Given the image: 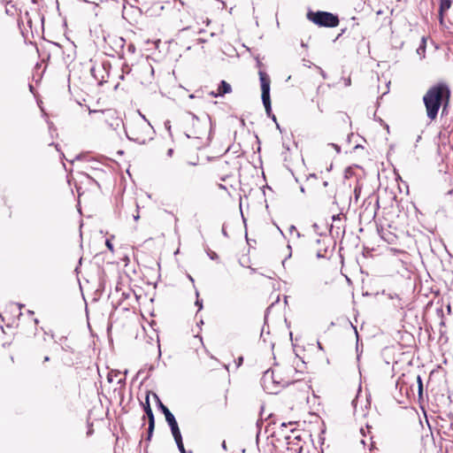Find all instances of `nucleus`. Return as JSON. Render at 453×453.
<instances>
[{"label":"nucleus","mask_w":453,"mask_h":453,"mask_svg":"<svg viewBox=\"0 0 453 453\" xmlns=\"http://www.w3.org/2000/svg\"><path fill=\"white\" fill-rule=\"evenodd\" d=\"M142 404L143 407V411H144L146 416L148 417V431H147L146 441H150L152 438L153 432L155 429V418H154L152 409L150 407V397L148 395H146L145 403H142Z\"/></svg>","instance_id":"5"},{"label":"nucleus","mask_w":453,"mask_h":453,"mask_svg":"<svg viewBox=\"0 0 453 453\" xmlns=\"http://www.w3.org/2000/svg\"><path fill=\"white\" fill-rule=\"evenodd\" d=\"M360 147H361L360 145H356V146H355V149H358V148H360Z\"/></svg>","instance_id":"54"},{"label":"nucleus","mask_w":453,"mask_h":453,"mask_svg":"<svg viewBox=\"0 0 453 453\" xmlns=\"http://www.w3.org/2000/svg\"><path fill=\"white\" fill-rule=\"evenodd\" d=\"M270 118L276 123L277 128L280 129V125L277 123L276 117H275V115L273 112H272V115H271Z\"/></svg>","instance_id":"24"},{"label":"nucleus","mask_w":453,"mask_h":453,"mask_svg":"<svg viewBox=\"0 0 453 453\" xmlns=\"http://www.w3.org/2000/svg\"><path fill=\"white\" fill-rule=\"evenodd\" d=\"M242 362H243V357H240L238 358V364H237V365H238V366H239V365H241L242 364Z\"/></svg>","instance_id":"33"},{"label":"nucleus","mask_w":453,"mask_h":453,"mask_svg":"<svg viewBox=\"0 0 453 453\" xmlns=\"http://www.w3.org/2000/svg\"><path fill=\"white\" fill-rule=\"evenodd\" d=\"M258 74H259V81H260V85H261L262 102L265 106L266 115L268 117H271V115H272V104H271V96H270L271 80H270L269 75L264 71H259Z\"/></svg>","instance_id":"3"},{"label":"nucleus","mask_w":453,"mask_h":453,"mask_svg":"<svg viewBox=\"0 0 453 453\" xmlns=\"http://www.w3.org/2000/svg\"><path fill=\"white\" fill-rule=\"evenodd\" d=\"M316 243L318 245H320L321 243L325 244V240L324 239H317Z\"/></svg>","instance_id":"28"},{"label":"nucleus","mask_w":453,"mask_h":453,"mask_svg":"<svg viewBox=\"0 0 453 453\" xmlns=\"http://www.w3.org/2000/svg\"><path fill=\"white\" fill-rule=\"evenodd\" d=\"M173 149H169V150H167V156H168V157H172V156H173Z\"/></svg>","instance_id":"31"},{"label":"nucleus","mask_w":453,"mask_h":453,"mask_svg":"<svg viewBox=\"0 0 453 453\" xmlns=\"http://www.w3.org/2000/svg\"><path fill=\"white\" fill-rule=\"evenodd\" d=\"M163 414L165 415V419L173 417L174 415L170 411L169 409L167 411H164Z\"/></svg>","instance_id":"19"},{"label":"nucleus","mask_w":453,"mask_h":453,"mask_svg":"<svg viewBox=\"0 0 453 453\" xmlns=\"http://www.w3.org/2000/svg\"><path fill=\"white\" fill-rule=\"evenodd\" d=\"M281 426H282V427H286V426H287V424H286V423H282V424H281Z\"/></svg>","instance_id":"49"},{"label":"nucleus","mask_w":453,"mask_h":453,"mask_svg":"<svg viewBox=\"0 0 453 453\" xmlns=\"http://www.w3.org/2000/svg\"><path fill=\"white\" fill-rule=\"evenodd\" d=\"M326 251H327V247L326 246H325L323 249H320V248L318 249L317 254H316L317 257L318 258H324V257H326Z\"/></svg>","instance_id":"11"},{"label":"nucleus","mask_w":453,"mask_h":453,"mask_svg":"<svg viewBox=\"0 0 453 453\" xmlns=\"http://www.w3.org/2000/svg\"><path fill=\"white\" fill-rule=\"evenodd\" d=\"M301 192H304V188L303 187H301Z\"/></svg>","instance_id":"55"},{"label":"nucleus","mask_w":453,"mask_h":453,"mask_svg":"<svg viewBox=\"0 0 453 453\" xmlns=\"http://www.w3.org/2000/svg\"><path fill=\"white\" fill-rule=\"evenodd\" d=\"M105 245L111 251H113V245L110 240L105 241Z\"/></svg>","instance_id":"21"},{"label":"nucleus","mask_w":453,"mask_h":453,"mask_svg":"<svg viewBox=\"0 0 453 453\" xmlns=\"http://www.w3.org/2000/svg\"><path fill=\"white\" fill-rule=\"evenodd\" d=\"M165 127L168 131L169 134L172 135V134H171V124H170L169 120H166L165 122Z\"/></svg>","instance_id":"20"},{"label":"nucleus","mask_w":453,"mask_h":453,"mask_svg":"<svg viewBox=\"0 0 453 453\" xmlns=\"http://www.w3.org/2000/svg\"><path fill=\"white\" fill-rule=\"evenodd\" d=\"M318 346H319V348L320 349H322V346H321L320 342H318Z\"/></svg>","instance_id":"48"},{"label":"nucleus","mask_w":453,"mask_h":453,"mask_svg":"<svg viewBox=\"0 0 453 453\" xmlns=\"http://www.w3.org/2000/svg\"><path fill=\"white\" fill-rule=\"evenodd\" d=\"M107 113L112 115L113 113L111 111H107Z\"/></svg>","instance_id":"53"},{"label":"nucleus","mask_w":453,"mask_h":453,"mask_svg":"<svg viewBox=\"0 0 453 453\" xmlns=\"http://www.w3.org/2000/svg\"><path fill=\"white\" fill-rule=\"evenodd\" d=\"M210 95H211V96H213V97H218V96H219L217 95V92H215V91H211V92L210 93Z\"/></svg>","instance_id":"35"},{"label":"nucleus","mask_w":453,"mask_h":453,"mask_svg":"<svg viewBox=\"0 0 453 453\" xmlns=\"http://www.w3.org/2000/svg\"><path fill=\"white\" fill-rule=\"evenodd\" d=\"M89 179H90L92 181H94V182L96 184V186H97L98 188H100V185H99V183H98L96 180H95L94 179H92V178H90V177H89Z\"/></svg>","instance_id":"39"},{"label":"nucleus","mask_w":453,"mask_h":453,"mask_svg":"<svg viewBox=\"0 0 453 453\" xmlns=\"http://www.w3.org/2000/svg\"><path fill=\"white\" fill-rule=\"evenodd\" d=\"M154 397L157 399V407L158 409L161 411V412L163 413L164 411H167L168 407H166L162 402L161 400L159 399V397L157 396V395L154 394Z\"/></svg>","instance_id":"10"},{"label":"nucleus","mask_w":453,"mask_h":453,"mask_svg":"<svg viewBox=\"0 0 453 453\" xmlns=\"http://www.w3.org/2000/svg\"><path fill=\"white\" fill-rule=\"evenodd\" d=\"M231 91V85L226 81H221L218 86L217 95L223 96L224 95L230 93Z\"/></svg>","instance_id":"6"},{"label":"nucleus","mask_w":453,"mask_h":453,"mask_svg":"<svg viewBox=\"0 0 453 453\" xmlns=\"http://www.w3.org/2000/svg\"><path fill=\"white\" fill-rule=\"evenodd\" d=\"M337 219H340V215H334L333 216V220H337Z\"/></svg>","instance_id":"37"},{"label":"nucleus","mask_w":453,"mask_h":453,"mask_svg":"<svg viewBox=\"0 0 453 453\" xmlns=\"http://www.w3.org/2000/svg\"><path fill=\"white\" fill-rule=\"evenodd\" d=\"M221 233H222V234H223L225 237H228L227 232H226V228H225V226H224V225H223V226H222Z\"/></svg>","instance_id":"26"},{"label":"nucleus","mask_w":453,"mask_h":453,"mask_svg":"<svg viewBox=\"0 0 453 453\" xmlns=\"http://www.w3.org/2000/svg\"><path fill=\"white\" fill-rule=\"evenodd\" d=\"M48 361H50V357H48V356L44 357V362H48Z\"/></svg>","instance_id":"42"},{"label":"nucleus","mask_w":453,"mask_h":453,"mask_svg":"<svg viewBox=\"0 0 453 453\" xmlns=\"http://www.w3.org/2000/svg\"><path fill=\"white\" fill-rule=\"evenodd\" d=\"M310 177L316 178V175L314 173H312V174H310Z\"/></svg>","instance_id":"46"},{"label":"nucleus","mask_w":453,"mask_h":453,"mask_svg":"<svg viewBox=\"0 0 453 453\" xmlns=\"http://www.w3.org/2000/svg\"><path fill=\"white\" fill-rule=\"evenodd\" d=\"M307 19L318 25L319 27H335L339 25V18L337 15L323 11L307 12Z\"/></svg>","instance_id":"2"},{"label":"nucleus","mask_w":453,"mask_h":453,"mask_svg":"<svg viewBox=\"0 0 453 453\" xmlns=\"http://www.w3.org/2000/svg\"><path fill=\"white\" fill-rule=\"evenodd\" d=\"M187 164L188 165H198V161H188Z\"/></svg>","instance_id":"27"},{"label":"nucleus","mask_w":453,"mask_h":453,"mask_svg":"<svg viewBox=\"0 0 453 453\" xmlns=\"http://www.w3.org/2000/svg\"><path fill=\"white\" fill-rule=\"evenodd\" d=\"M210 22H211V21H210V19H207V20H206V25H209V24H210Z\"/></svg>","instance_id":"52"},{"label":"nucleus","mask_w":453,"mask_h":453,"mask_svg":"<svg viewBox=\"0 0 453 453\" xmlns=\"http://www.w3.org/2000/svg\"><path fill=\"white\" fill-rule=\"evenodd\" d=\"M92 434V430H88V435L91 434Z\"/></svg>","instance_id":"51"},{"label":"nucleus","mask_w":453,"mask_h":453,"mask_svg":"<svg viewBox=\"0 0 453 453\" xmlns=\"http://www.w3.org/2000/svg\"><path fill=\"white\" fill-rule=\"evenodd\" d=\"M206 119L210 121V125H211V131L212 130V123H211V119L210 117V115L206 114Z\"/></svg>","instance_id":"30"},{"label":"nucleus","mask_w":453,"mask_h":453,"mask_svg":"<svg viewBox=\"0 0 453 453\" xmlns=\"http://www.w3.org/2000/svg\"><path fill=\"white\" fill-rule=\"evenodd\" d=\"M121 123H122V120H121L120 119H119V118H116V119H114V122H111V123L110 124V127H111L112 129L116 130V129H118V128L119 127V126H120V124H121Z\"/></svg>","instance_id":"14"},{"label":"nucleus","mask_w":453,"mask_h":453,"mask_svg":"<svg viewBox=\"0 0 453 453\" xmlns=\"http://www.w3.org/2000/svg\"><path fill=\"white\" fill-rule=\"evenodd\" d=\"M319 70H320V73H321L322 77L324 79H326V74L325 73V72L321 68H319Z\"/></svg>","instance_id":"34"},{"label":"nucleus","mask_w":453,"mask_h":453,"mask_svg":"<svg viewBox=\"0 0 453 453\" xmlns=\"http://www.w3.org/2000/svg\"><path fill=\"white\" fill-rule=\"evenodd\" d=\"M425 50H426V39H425V37H423L421 44L417 49V53L420 55V54L425 53Z\"/></svg>","instance_id":"13"},{"label":"nucleus","mask_w":453,"mask_h":453,"mask_svg":"<svg viewBox=\"0 0 453 453\" xmlns=\"http://www.w3.org/2000/svg\"><path fill=\"white\" fill-rule=\"evenodd\" d=\"M207 255L209 256V257L211 259V260H216L219 258V256L218 254L215 252V251H212L211 250H207Z\"/></svg>","instance_id":"16"},{"label":"nucleus","mask_w":453,"mask_h":453,"mask_svg":"<svg viewBox=\"0 0 453 453\" xmlns=\"http://www.w3.org/2000/svg\"><path fill=\"white\" fill-rule=\"evenodd\" d=\"M177 448L180 453H192V451H187L184 448L182 440L175 441Z\"/></svg>","instance_id":"12"},{"label":"nucleus","mask_w":453,"mask_h":453,"mask_svg":"<svg viewBox=\"0 0 453 453\" xmlns=\"http://www.w3.org/2000/svg\"><path fill=\"white\" fill-rule=\"evenodd\" d=\"M222 448H223L224 449H226V441H225L222 442Z\"/></svg>","instance_id":"40"},{"label":"nucleus","mask_w":453,"mask_h":453,"mask_svg":"<svg viewBox=\"0 0 453 453\" xmlns=\"http://www.w3.org/2000/svg\"><path fill=\"white\" fill-rule=\"evenodd\" d=\"M134 220H137L139 219V215L137 214V215L134 216Z\"/></svg>","instance_id":"44"},{"label":"nucleus","mask_w":453,"mask_h":453,"mask_svg":"<svg viewBox=\"0 0 453 453\" xmlns=\"http://www.w3.org/2000/svg\"><path fill=\"white\" fill-rule=\"evenodd\" d=\"M50 145H54V143H51ZM55 147L58 150V144H55Z\"/></svg>","instance_id":"50"},{"label":"nucleus","mask_w":453,"mask_h":453,"mask_svg":"<svg viewBox=\"0 0 453 453\" xmlns=\"http://www.w3.org/2000/svg\"><path fill=\"white\" fill-rule=\"evenodd\" d=\"M294 231H295V232H296V234H297V236L299 237V236H300V234L297 232L296 227L295 226H293V225H292V226H290V227H289V232H290V233H292V232H294Z\"/></svg>","instance_id":"23"},{"label":"nucleus","mask_w":453,"mask_h":453,"mask_svg":"<svg viewBox=\"0 0 453 453\" xmlns=\"http://www.w3.org/2000/svg\"><path fill=\"white\" fill-rule=\"evenodd\" d=\"M170 429L175 441L182 440L179 425L170 426Z\"/></svg>","instance_id":"8"},{"label":"nucleus","mask_w":453,"mask_h":453,"mask_svg":"<svg viewBox=\"0 0 453 453\" xmlns=\"http://www.w3.org/2000/svg\"><path fill=\"white\" fill-rule=\"evenodd\" d=\"M200 119L193 112L188 111L186 114V121L190 122L195 127L199 122Z\"/></svg>","instance_id":"9"},{"label":"nucleus","mask_w":453,"mask_h":453,"mask_svg":"<svg viewBox=\"0 0 453 453\" xmlns=\"http://www.w3.org/2000/svg\"><path fill=\"white\" fill-rule=\"evenodd\" d=\"M323 185H324V187H326L328 185V182L327 181H324Z\"/></svg>","instance_id":"45"},{"label":"nucleus","mask_w":453,"mask_h":453,"mask_svg":"<svg viewBox=\"0 0 453 453\" xmlns=\"http://www.w3.org/2000/svg\"><path fill=\"white\" fill-rule=\"evenodd\" d=\"M288 373H294L296 375H298L296 378H294L293 380H290L288 378L286 379H280V380H276L273 376V371L267 370L264 372L262 380L264 384H266L269 380H272L273 384H279L282 385V387H288L291 384H294L295 382L300 381L302 380L301 378V372H299L296 368L289 366L288 368Z\"/></svg>","instance_id":"4"},{"label":"nucleus","mask_w":453,"mask_h":453,"mask_svg":"<svg viewBox=\"0 0 453 453\" xmlns=\"http://www.w3.org/2000/svg\"><path fill=\"white\" fill-rule=\"evenodd\" d=\"M128 50L134 52V50H135L134 45H133V44L128 45Z\"/></svg>","instance_id":"29"},{"label":"nucleus","mask_w":453,"mask_h":453,"mask_svg":"<svg viewBox=\"0 0 453 453\" xmlns=\"http://www.w3.org/2000/svg\"><path fill=\"white\" fill-rule=\"evenodd\" d=\"M262 425H263V420H257V423H256V426L257 428V441L258 440V436H259V434H260V430H261Z\"/></svg>","instance_id":"18"},{"label":"nucleus","mask_w":453,"mask_h":453,"mask_svg":"<svg viewBox=\"0 0 453 453\" xmlns=\"http://www.w3.org/2000/svg\"><path fill=\"white\" fill-rule=\"evenodd\" d=\"M313 226L315 229H317V228H318V225H317L316 223H315V224H313V226Z\"/></svg>","instance_id":"47"},{"label":"nucleus","mask_w":453,"mask_h":453,"mask_svg":"<svg viewBox=\"0 0 453 453\" xmlns=\"http://www.w3.org/2000/svg\"><path fill=\"white\" fill-rule=\"evenodd\" d=\"M417 382H418V395H419V397H421L422 393H423V383H422L421 377L419 375H418V377H417Z\"/></svg>","instance_id":"15"},{"label":"nucleus","mask_w":453,"mask_h":453,"mask_svg":"<svg viewBox=\"0 0 453 453\" xmlns=\"http://www.w3.org/2000/svg\"><path fill=\"white\" fill-rule=\"evenodd\" d=\"M196 305L198 306V309L201 310L203 308V302L201 300L196 301Z\"/></svg>","instance_id":"25"},{"label":"nucleus","mask_w":453,"mask_h":453,"mask_svg":"<svg viewBox=\"0 0 453 453\" xmlns=\"http://www.w3.org/2000/svg\"><path fill=\"white\" fill-rule=\"evenodd\" d=\"M198 42H199V43H204V42H206L207 41H206L205 39L199 38V39H198Z\"/></svg>","instance_id":"36"},{"label":"nucleus","mask_w":453,"mask_h":453,"mask_svg":"<svg viewBox=\"0 0 453 453\" xmlns=\"http://www.w3.org/2000/svg\"><path fill=\"white\" fill-rule=\"evenodd\" d=\"M62 349H63L64 350H69V349H70V347H69V346H65V347H64V346H63V347H62Z\"/></svg>","instance_id":"41"},{"label":"nucleus","mask_w":453,"mask_h":453,"mask_svg":"<svg viewBox=\"0 0 453 453\" xmlns=\"http://www.w3.org/2000/svg\"><path fill=\"white\" fill-rule=\"evenodd\" d=\"M450 98L449 87L444 82H439L428 88L423 96L428 119L434 120L437 118L441 105L444 109L448 106Z\"/></svg>","instance_id":"1"},{"label":"nucleus","mask_w":453,"mask_h":453,"mask_svg":"<svg viewBox=\"0 0 453 453\" xmlns=\"http://www.w3.org/2000/svg\"><path fill=\"white\" fill-rule=\"evenodd\" d=\"M81 157V155H78V156L75 157V160H80Z\"/></svg>","instance_id":"43"},{"label":"nucleus","mask_w":453,"mask_h":453,"mask_svg":"<svg viewBox=\"0 0 453 453\" xmlns=\"http://www.w3.org/2000/svg\"><path fill=\"white\" fill-rule=\"evenodd\" d=\"M451 0H440L439 15L442 21L444 13L451 7Z\"/></svg>","instance_id":"7"},{"label":"nucleus","mask_w":453,"mask_h":453,"mask_svg":"<svg viewBox=\"0 0 453 453\" xmlns=\"http://www.w3.org/2000/svg\"><path fill=\"white\" fill-rule=\"evenodd\" d=\"M346 29H342L341 34L336 37L338 39L341 35H342L345 33Z\"/></svg>","instance_id":"38"},{"label":"nucleus","mask_w":453,"mask_h":453,"mask_svg":"<svg viewBox=\"0 0 453 453\" xmlns=\"http://www.w3.org/2000/svg\"><path fill=\"white\" fill-rule=\"evenodd\" d=\"M328 145L332 146L334 148V150H336L337 153L341 152V147L338 144L329 143Z\"/></svg>","instance_id":"22"},{"label":"nucleus","mask_w":453,"mask_h":453,"mask_svg":"<svg viewBox=\"0 0 453 453\" xmlns=\"http://www.w3.org/2000/svg\"><path fill=\"white\" fill-rule=\"evenodd\" d=\"M188 278L190 279V280L194 281V280L191 276H188Z\"/></svg>","instance_id":"56"},{"label":"nucleus","mask_w":453,"mask_h":453,"mask_svg":"<svg viewBox=\"0 0 453 453\" xmlns=\"http://www.w3.org/2000/svg\"><path fill=\"white\" fill-rule=\"evenodd\" d=\"M165 421L167 422L169 427L173 426H175V425H178L177 420H176L174 416L165 419Z\"/></svg>","instance_id":"17"},{"label":"nucleus","mask_w":453,"mask_h":453,"mask_svg":"<svg viewBox=\"0 0 453 453\" xmlns=\"http://www.w3.org/2000/svg\"><path fill=\"white\" fill-rule=\"evenodd\" d=\"M351 83L350 78L345 80V86H349Z\"/></svg>","instance_id":"32"}]
</instances>
